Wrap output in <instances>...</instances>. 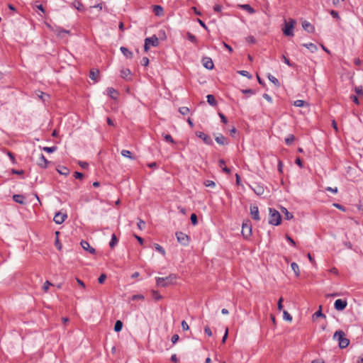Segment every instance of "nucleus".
<instances>
[{
	"mask_svg": "<svg viewBox=\"0 0 363 363\" xmlns=\"http://www.w3.org/2000/svg\"><path fill=\"white\" fill-rule=\"evenodd\" d=\"M286 239L292 246L296 245L295 241L289 235H286Z\"/></svg>",
	"mask_w": 363,
	"mask_h": 363,
	"instance_id": "obj_57",
	"label": "nucleus"
},
{
	"mask_svg": "<svg viewBox=\"0 0 363 363\" xmlns=\"http://www.w3.org/2000/svg\"><path fill=\"white\" fill-rule=\"evenodd\" d=\"M247 41L250 43H252V44H255L256 43V39L255 38V37L250 35V36H248L247 38H246Z\"/></svg>",
	"mask_w": 363,
	"mask_h": 363,
	"instance_id": "obj_60",
	"label": "nucleus"
},
{
	"mask_svg": "<svg viewBox=\"0 0 363 363\" xmlns=\"http://www.w3.org/2000/svg\"><path fill=\"white\" fill-rule=\"evenodd\" d=\"M267 78L268 79L272 82L276 86H280V83H279V81L275 77H274L273 75H272L271 74H267Z\"/></svg>",
	"mask_w": 363,
	"mask_h": 363,
	"instance_id": "obj_27",
	"label": "nucleus"
},
{
	"mask_svg": "<svg viewBox=\"0 0 363 363\" xmlns=\"http://www.w3.org/2000/svg\"><path fill=\"white\" fill-rule=\"evenodd\" d=\"M120 50L127 58L131 59L133 57V53L125 47H121Z\"/></svg>",
	"mask_w": 363,
	"mask_h": 363,
	"instance_id": "obj_18",
	"label": "nucleus"
},
{
	"mask_svg": "<svg viewBox=\"0 0 363 363\" xmlns=\"http://www.w3.org/2000/svg\"><path fill=\"white\" fill-rule=\"evenodd\" d=\"M60 174L67 175L69 173V169L65 167H62L61 169H58Z\"/></svg>",
	"mask_w": 363,
	"mask_h": 363,
	"instance_id": "obj_50",
	"label": "nucleus"
},
{
	"mask_svg": "<svg viewBox=\"0 0 363 363\" xmlns=\"http://www.w3.org/2000/svg\"><path fill=\"white\" fill-rule=\"evenodd\" d=\"M281 211L284 214L285 218L286 220H291L294 218L293 214L289 212L286 208H282Z\"/></svg>",
	"mask_w": 363,
	"mask_h": 363,
	"instance_id": "obj_34",
	"label": "nucleus"
},
{
	"mask_svg": "<svg viewBox=\"0 0 363 363\" xmlns=\"http://www.w3.org/2000/svg\"><path fill=\"white\" fill-rule=\"evenodd\" d=\"M302 46L308 48L311 52H315L318 50L317 46L312 43H303V44H302Z\"/></svg>",
	"mask_w": 363,
	"mask_h": 363,
	"instance_id": "obj_19",
	"label": "nucleus"
},
{
	"mask_svg": "<svg viewBox=\"0 0 363 363\" xmlns=\"http://www.w3.org/2000/svg\"><path fill=\"white\" fill-rule=\"evenodd\" d=\"M179 339V337L177 334L173 335L171 339V341L173 344H176Z\"/></svg>",
	"mask_w": 363,
	"mask_h": 363,
	"instance_id": "obj_56",
	"label": "nucleus"
},
{
	"mask_svg": "<svg viewBox=\"0 0 363 363\" xmlns=\"http://www.w3.org/2000/svg\"><path fill=\"white\" fill-rule=\"evenodd\" d=\"M51 283L48 281H46L44 284H43V289L45 291H48V290L49 289V287L50 286H51Z\"/></svg>",
	"mask_w": 363,
	"mask_h": 363,
	"instance_id": "obj_55",
	"label": "nucleus"
},
{
	"mask_svg": "<svg viewBox=\"0 0 363 363\" xmlns=\"http://www.w3.org/2000/svg\"><path fill=\"white\" fill-rule=\"evenodd\" d=\"M152 11L155 16H162L164 14V9L162 6L160 5H155L153 6Z\"/></svg>",
	"mask_w": 363,
	"mask_h": 363,
	"instance_id": "obj_15",
	"label": "nucleus"
},
{
	"mask_svg": "<svg viewBox=\"0 0 363 363\" xmlns=\"http://www.w3.org/2000/svg\"><path fill=\"white\" fill-rule=\"evenodd\" d=\"M118 240L116 235L114 233L112 234L111 239L109 242L110 247L111 248L115 247V246H116L118 245Z\"/></svg>",
	"mask_w": 363,
	"mask_h": 363,
	"instance_id": "obj_26",
	"label": "nucleus"
},
{
	"mask_svg": "<svg viewBox=\"0 0 363 363\" xmlns=\"http://www.w3.org/2000/svg\"><path fill=\"white\" fill-rule=\"evenodd\" d=\"M347 306V301L345 299H337L334 303V308L335 310L342 311Z\"/></svg>",
	"mask_w": 363,
	"mask_h": 363,
	"instance_id": "obj_8",
	"label": "nucleus"
},
{
	"mask_svg": "<svg viewBox=\"0 0 363 363\" xmlns=\"http://www.w3.org/2000/svg\"><path fill=\"white\" fill-rule=\"evenodd\" d=\"M250 211L251 218L256 221H259L260 217L259 215L258 207L257 206H251Z\"/></svg>",
	"mask_w": 363,
	"mask_h": 363,
	"instance_id": "obj_9",
	"label": "nucleus"
},
{
	"mask_svg": "<svg viewBox=\"0 0 363 363\" xmlns=\"http://www.w3.org/2000/svg\"><path fill=\"white\" fill-rule=\"evenodd\" d=\"M204 185L206 186H209V187L213 188L216 186V183L211 180H206L204 182Z\"/></svg>",
	"mask_w": 363,
	"mask_h": 363,
	"instance_id": "obj_48",
	"label": "nucleus"
},
{
	"mask_svg": "<svg viewBox=\"0 0 363 363\" xmlns=\"http://www.w3.org/2000/svg\"><path fill=\"white\" fill-rule=\"evenodd\" d=\"M241 91L245 94L253 95L255 94V91L252 89H242Z\"/></svg>",
	"mask_w": 363,
	"mask_h": 363,
	"instance_id": "obj_52",
	"label": "nucleus"
},
{
	"mask_svg": "<svg viewBox=\"0 0 363 363\" xmlns=\"http://www.w3.org/2000/svg\"><path fill=\"white\" fill-rule=\"evenodd\" d=\"M152 297L155 301H159L162 298V296L157 291H152Z\"/></svg>",
	"mask_w": 363,
	"mask_h": 363,
	"instance_id": "obj_42",
	"label": "nucleus"
},
{
	"mask_svg": "<svg viewBox=\"0 0 363 363\" xmlns=\"http://www.w3.org/2000/svg\"><path fill=\"white\" fill-rule=\"evenodd\" d=\"M224 164H225V161L223 159H220L218 160V165H219V167L222 169V170L224 172H225L227 174H230V169L228 167L224 166Z\"/></svg>",
	"mask_w": 363,
	"mask_h": 363,
	"instance_id": "obj_22",
	"label": "nucleus"
},
{
	"mask_svg": "<svg viewBox=\"0 0 363 363\" xmlns=\"http://www.w3.org/2000/svg\"><path fill=\"white\" fill-rule=\"evenodd\" d=\"M99 75V70H90L89 78L94 81H97Z\"/></svg>",
	"mask_w": 363,
	"mask_h": 363,
	"instance_id": "obj_25",
	"label": "nucleus"
},
{
	"mask_svg": "<svg viewBox=\"0 0 363 363\" xmlns=\"http://www.w3.org/2000/svg\"><path fill=\"white\" fill-rule=\"evenodd\" d=\"M123 328V323L121 320H116L114 325V330L117 333L120 332Z\"/></svg>",
	"mask_w": 363,
	"mask_h": 363,
	"instance_id": "obj_35",
	"label": "nucleus"
},
{
	"mask_svg": "<svg viewBox=\"0 0 363 363\" xmlns=\"http://www.w3.org/2000/svg\"><path fill=\"white\" fill-rule=\"evenodd\" d=\"M137 225L140 230H143L145 228V223L143 220L139 219Z\"/></svg>",
	"mask_w": 363,
	"mask_h": 363,
	"instance_id": "obj_49",
	"label": "nucleus"
},
{
	"mask_svg": "<svg viewBox=\"0 0 363 363\" xmlns=\"http://www.w3.org/2000/svg\"><path fill=\"white\" fill-rule=\"evenodd\" d=\"M13 200L20 204L24 203V196L21 194H14L13 196Z\"/></svg>",
	"mask_w": 363,
	"mask_h": 363,
	"instance_id": "obj_21",
	"label": "nucleus"
},
{
	"mask_svg": "<svg viewBox=\"0 0 363 363\" xmlns=\"http://www.w3.org/2000/svg\"><path fill=\"white\" fill-rule=\"evenodd\" d=\"M242 234L244 238H248L252 235V227L247 223L242 224Z\"/></svg>",
	"mask_w": 363,
	"mask_h": 363,
	"instance_id": "obj_11",
	"label": "nucleus"
},
{
	"mask_svg": "<svg viewBox=\"0 0 363 363\" xmlns=\"http://www.w3.org/2000/svg\"><path fill=\"white\" fill-rule=\"evenodd\" d=\"M179 112L182 114V115H187L189 113V108L186 106H182V107H180L179 108Z\"/></svg>",
	"mask_w": 363,
	"mask_h": 363,
	"instance_id": "obj_40",
	"label": "nucleus"
},
{
	"mask_svg": "<svg viewBox=\"0 0 363 363\" xmlns=\"http://www.w3.org/2000/svg\"><path fill=\"white\" fill-rule=\"evenodd\" d=\"M283 316H284V319H285L286 320L291 321V320H292V316L291 315V314H289L286 311H284Z\"/></svg>",
	"mask_w": 363,
	"mask_h": 363,
	"instance_id": "obj_46",
	"label": "nucleus"
},
{
	"mask_svg": "<svg viewBox=\"0 0 363 363\" xmlns=\"http://www.w3.org/2000/svg\"><path fill=\"white\" fill-rule=\"evenodd\" d=\"M305 104V101L298 99L294 101V105L297 107H303L304 106Z\"/></svg>",
	"mask_w": 363,
	"mask_h": 363,
	"instance_id": "obj_43",
	"label": "nucleus"
},
{
	"mask_svg": "<svg viewBox=\"0 0 363 363\" xmlns=\"http://www.w3.org/2000/svg\"><path fill=\"white\" fill-rule=\"evenodd\" d=\"M294 140H295L294 135H292V134H290V135H288L287 138H285V143L287 145H291L293 144Z\"/></svg>",
	"mask_w": 363,
	"mask_h": 363,
	"instance_id": "obj_36",
	"label": "nucleus"
},
{
	"mask_svg": "<svg viewBox=\"0 0 363 363\" xmlns=\"http://www.w3.org/2000/svg\"><path fill=\"white\" fill-rule=\"evenodd\" d=\"M196 135L201 138L203 143L208 145H212L213 144L212 138L203 132L197 131L196 132Z\"/></svg>",
	"mask_w": 363,
	"mask_h": 363,
	"instance_id": "obj_7",
	"label": "nucleus"
},
{
	"mask_svg": "<svg viewBox=\"0 0 363 363\" xmlns=\"http://www.w3.org/2000/svg\"><path fill=\"white\" fill-rule=\"evenodd\" d=\"M176 279V274H171L166 277H156V284L157 286L166 287L170 284H174Z\"/></svg>",
	"mask_w": 363,
	"mask_h": 363,
	"instance_id": "obj_1",
	"label": "nucleus"
},
{
	"mask_svg": "<svg viewBox=\"0 0 363 363\" xmlns=\"http://www.w3.org/2000/svg\"><path fill=\"white\" fill-rule=\"evenodd\" d=\"M38 2H35L34 6L39 9L42 13H45V11L43 5L37 4Z\"/></svg>",
	"mask_w": 363,
	"mask_h": 363,
	"instance_id": "obj_58",
	"label": "nucleus"
},
{
	"mask_svg": "<svg viewBox=\"0 0 363 363\" xmlns=\"http://www.w3.org/2000/svg\"><path fill=\"white\" fill-rule=\"evenodd\" d=\"M177 241L184 246H187L189 243V237L183 232L176 233Z\"/></svg>",
	"mask_w": 363,
	"mask_h": 363,
	"instance_id": "obj_6",
	"label": "nucleus"
},
{
	"mask_svg": "<svg viewBox=\"0 0 363 363\" xmlns=\"http://www.w3.org/2000/svg\"><path fill=\"white\" fill-rule=\"evenodd\" d=\"M215 140L218 144L221 145H225L228 143L227 138L222 134H219L218 136H216Z\"/></svg>",
	"mask_w": 363,
	"mask_h": 363,
	"instance_id": "obj_17",
	"label": "nucleus"
},
{
	"mask_svg": "<svg viewBox=\"0 0 363 363\" xmlns=\"http://www.w3.org/2000/svg\"><path fill=\"white\" fill-rule=\"evenodd\" d=\"M240 7L247 11L249 13H254L255 12V9L249 4H242Z\"/></svg>",
	"mask_w": 363,
	"mask_h": 363,
	"instance_id": "obj_32",
	"label": "nucleus"
},
{
	"mask_svg": "<svg viewBox=\"0 0 363 363\" xmlns=\"http://www.w3.org/2000/svg\"><path fill=\"white\" fill-rule=\"evenodd\" d=\"M181 325L184 330H188L189 329V327L185 320H182Z\"/></svg>",
	"mask_w": 363,
	"mask_h": 363,
	"instance_id": "obj_63",
	"label": "nucleus"
},
{
	"mask_svg": "<svg viewBox=\"0 0 363 363\" xmlns=\"http://www.w3.org/2000/svg\"><path fill=\"white\" fill-rule=\"evenodd\" d=\"M155 248L158 252L161 253L162 255H165V250L160 245L155 244Z\"/></svg>",
	"mask_w": 363,
	"mask_h": 363,
	"instance_id": "obj_41",
	"label": "nucleus"
},
{
	"mask_svg": "<svg viewBox=\"0 0 363 363\" xmlns=\"http://www.w3.org/2000/svg\"><path fill=\"white\" fill-rule=\"evenodd\" d=\"M107 94L111 99H115L117 97L118 91L112 87H108L107 89Z\"/></svg>",
	"mask_w": 363,
	"mask_h": 363,
	"instance_id": "obj_20",
	"label": "nucleus"
},
{
	"mask_svg": "<svg viewBox=\"0 0 363 363\" xmlns=\"http://www.w3.org/2000/svg\"><path fill=\"white\" fill-rule=\"evenodd\" d=\"M207 98V102L212 106H216L217 105V101L212 94H208L206 96Z\"/></svg>",
	"mask_w": 363,
	"mask_h": 363,
	"instance_id": "obj_24",
	"label": "nucleus"
},
{
	"mask_svg": "<svg viewBox=\"0 0 363 363\" xmlns=\"http://www.w3.org/2000/svg\"><path fill=\"white\" fill-rule=\"evenodd\" d=\"M282 59L284 60V62L286 63L288 66H289V67H294V64L291 63L290 62V60L285 55L282 56Z\"/></svg>",
	"mask_w": 363,
	"mask_h": 363,
	"instance_id": "obj_51",
	"label": "nucleus"
},
{
	"mask_svg": "<svg viewBox=\"0 0 363 363\" xmlns=\"http://www.w3.org/2000/svg\"><path fill=\"white\" fill-rule=\"evenodd\" d=\"M269 223L273 225H279L281 223V216L278 211L274 208H269Z\"/></svg>",
	"mask_w": 363,
	"mask_h": 363,
	"instance_id": "obj_3",
	"label": "nucleus"
},
{
	"mask_svg": "<svg viewBox=\"0 0 363 363\" xmlns=\"http://www.w3.org/2000/svg\"><path fill=\"white\" fill-rule=\"evenodd\" d=\"M159 45L158 38L153 35L152 37L147 38L145 39L144 50L147 52L150 46L157 47Z\"/></svg>",
	"mask_w": 363,
	"mask_h": 363,
	"instance_id": "obj_5",
	"label": "nucleus"
},
{
	"mask_svg": "<svg viewBox=\"0 0 363 363\" xmlns=\"http://www.w3.org/2000/svg\"><path fill=\"white\" fill-rule=\"evenodd\" d=\"M319 317H323V318H325V314H323L322 313V307L321 306H319V310L317 311L312 316L313 318V320H314L315 319L319 318Z\"/></svg>",
	"mask_w": 363,
	"mask_h": 363,
	"instance_id": "obj_28",
	"label": "nucleus"
},
{
	"mask_svg": "<svg viewBox=\"0 0 363 363\" xmlns=\"http://www.w3.org/2000/svg\"><path fill=\"white\" fill-rule=\"evenodd\" d=\"M330 15L335 18H337V19H340V16H339V13L337 11H335V10H331L330 11Z\"/></svg>",
	"mask_w": 363,
	"mask_h": 363,
	"instance_id": "obj_54",
	"label": "nucleus"
},
{
	"mask_svg": "<svg viewBox=\"0 0 363 363\" xmlns=\"http://www.w3.org/2000/svg\"><path fill=\"white\" fill-rule=\"evenodd\" d=\"M325 190H326L327 191H330V192H333V193H334V194H336V193H337V191H338V189H337V187H334V188H333V187L328 186V187H327V188L325 189Z\"/></svg>",
	"mask_w": 363,
	"mask_h": 363,
	"instance_id": "obj_59",
	"label": "nucleus"
},
{
	"mask_svg": "<svg viewBox=\"0 0 363 363\" xmlns=\"http://www.w3.org/2000/svg\"><path fill=\"white\" fill-rule=\"evenodd\" d=\"M106 279V275L105 274H102L98 278V281L99 284H103Z\"/></svg>",
	"mask_w": 363,
	"mask_h": 363,
	"instance_id": "obj_53",
	"label": "nucleus"
},
{
	"mask_svg": "<svg viewBox=\"0 0 363 363\" xmlns=\"http://www.w3.org/2000/svg\"><path fill=\"white\" fill-rule=\"evenodd\" d=\"M162 136L164 139V140L167 143H174V139L172 138V137L169 135V134H164V133H162Z\"/></svg>",
	"mask_w": 363,
	"mask_h": 363,
	"instance_id": "obj_38",
	"label": "nucleus"
},
{
	"mask_svg": "<svg viewBox=\"0 0 363 363\" xmlns=\"http://www.w3.org/2000/svg\"><path fill=\"white\" fill-rule=\"evenodd\" d=\"M72 5L73 7H74L76 9H77L79 11H84V5L82 3L79 1H74L72 3Z\"/></svg>",
	"mask_w": 363,
	"mask_h": 363,
	"instance_id": "obj_23",
	"label": "nucleus"
},
{
	"mask_svg": "<svg viewBox=\"0 0 363 363\" xmlns=\"http://www.w3.org/2000/svg\"><path fill=\"white\" fill-rule=\"evenodd\" d=\"M238 72L240 75L246 77L248 79H251L252 77V75L246 70H240V71H238Z\"/></svg>",
	"mask_w": 363,
	"mask_h": 363,
	"instance_id": "obj_44",
	"label": "nucleus"
},
{
	"mask_svg": "<svg viewBox=\"0 0 363 363\" xmlns=\"http://www.w3.org/2000/svg\"><path fill=\"white\" fill-rule=\"evenodd\" d=\"M333 338L338 341L339 347L342 349L346 348L349 345L350 341L345 337V334L342 330H337L334 333Z\"/></svg>",
	"mask_w": 363,
	"mask_h": 363,
	"instance_id": "obj_2",
	"label": "nucleus"
},
{
	"mask_svg": "<svg viewBox=\"0 0 363 363\" xmlns=\"http://www.w3.org/2000/svg\"><path fill=\"white\" fill-rule=\"evenodd\" d=\"M296 23L295 20L291 18L289 22L285 21L284 28L282 29L283 33L286 36H294V28Z\"/></svg>",
	"mask_w": 363,
	"mask_h": 363,
	"instance_id": "obj_4",
	"label": "nucleus"
},
{
	"mask_svg": "<svg viewBox=\"0 0 363 363\" xmlns=\"http://www.w3.org/2000/svg\"><path fill=\"white\" fill-rule=\"evenodd\" d=\"M57 146L44 147L43 150L48 153H52L57 150Z\"/></svg>",
	"mask_w": 363,
	"mask_h": 363,
	"instance_id": "obj_39",
	"label": "nucleus"
},
{
	"mask_svg": "<svg viewBox=\"0 0 363 363\" xmlns=\"http://www.w3.org/2000/svg\"><path fill=\"white\" fill-rule=\"evenodd\" d=\"M291 269L294 271V272L295 273L296 276V277H298L299 274H300V271H299V267L298 265L296 263V262H292L291 264Z\"/></svg>",
	"mask_w": 363,
	"mask_h": 363,
	"instance_id": "obj_31",
	"label": "nucleus"
},
{
	"mask_svg": "<svg viewBox=\"0 0 363 363\" xmlns=\"http://www.w3.org/2000/svg\"><path fill=\"white\" fill-rule=\"evenodd\" d=\"M190 219H191V223L194 225H196L198 223L197 216H196V215L195 213H192L191 215Z\"/></svg>",
	"mask_w": 363,
	"mask_h": 363,
	"instance_id": "obj_47",
	"label": "nucleus"
},
{
	"mask_svg": "<svg viewBox=\"0 0 363 363\" xmlns=\"http://www.w3.org/2000/svg\"><path fill=\"white\" fill-rule=\"evenodd\" d=\"M48 161L45 158L44 155L43 154H40V157H39V162L38 163V166H40L42 168L45 169L48 167Z\"/></svg>",
	"mask_w": 363,
	"mask_h": 363,
	"instance_id": "obj_16",
	"label": "nucleus"
},
{
	"mask_svg": "<svg viewBox=\"0 0 363 363\" xmlns=\"http://www.w3.org/2000/svg\"><path fill=\"white\" fill-rule=\"evenodd\" d=\"M80 245L84 250L88 251L91 255H94L96 253L95 249L94 247H91L89 243L87 241L82 240L80 242Z\"/></svg>",
	"mask_w": 363,
	"mask_h": 363,
	"instance_id": "obj_12",
	"label": "nucleus"
},
{
	"mask_svg": "<svg viewBox=\"0 0 363 363\" xmlns=\"http://www.w3.org/2000/svg\"><path fill=\"white\" fill-rule=\"evenodd\" d=\"M202 63L205 68L208 69H212L214 67L213 62L211 60V58L205 57L202 59Z\"/></svg>",
	"mask_w": 363,
	"mask_h": 363,
	"instance_id": "obj_13",
	"label": "nucleus"
},
{
	"mask_svg": "<svg viewBox=\"0 0 363 363\" xmlns=\"http://www.w3.org/2000/svg\"><path fill=\"white\" fill-rule=\"evenodd\" d=\"M141 63L145 67L147 66L149 64V59L147 57H143Z\"/></svg>",
	"mask_w": 363,
	"mask_h": 363,
	"instance_id": "obj_61",
	"label": "nucleus"
},
{
	"mask_svg": "<svg viewBox=\"0 0 363 363\" xmlns=\"http://www.w3.org/2000/svg\"><path fill=\"white\" fill-rule=\"evenodd\" d=\"M67 215L66 213L57 212L55 213L53 220L57 224H61L65 221V220L67 218Z\"/></svg>",
	"mask_w": 363,
	"mask_h": 363,
	"instance_id": "obj_10",
	"label": "nucleus"
},
{
	"mask_svg": "<svg viewBox=\"0 0 363 363\" xmlns=\"http://www.w3.org/2000/svg\"><path fill=\"white\" fill-rule=\"evenodd\" d=\"M252 189L253 190V191L258 196H261L264 194V188L261 186H259L257 185L256 187L255 188H252Z\"/></svg>",
	"mask_w": 363,
	"mask_h": 363,
	"instance_id": "obj_29",
	"label": "nucleus"
},
{
	"mask_svg": "<svg viewBox=\"0 0 363 363\" xmlns=\"http://www.w3.org/2000/svg\"><path fill=\"white\" fill-rule=\"evenodd\" d=\"M131 72L129 69H123L121 72V76L125 79H128V77L130 76Z\"/></svg>",
	"mask_w": 363,
	"mask_h": 363,
	"instance_id": "obj_30",
	"label": "nucleus"
},
{
	"mask_svg": "<svg viewBox=\"0 0 363 363\" xmlns=\"http://www.w3.org/2000/svg\"><path fill=\"white\" fill-rule=\"evenodd\" d=\"M204 333L209 337L212 335V332L208 326L204 328Z\"/></svg>",
	"mask_w": 363,
	"mask_h": 363,
	"instance_id": "obj_64",
	"label": "nucleus"
},
{
	"mask_svg": "<svg viewBox=\"0 0 363 363\" xmlns=\"http://www.w3.org/2000/svg\"><path fill=\"white\" fill-rule=\"evenodd\" d=\"M303 28L309 33H313L315 31L314 26L308 21H303L302 23Z\"/></svg>",
	"mask_w": 363,
	"mask_h": 363,
	"instance_id": "obj_14",
	"label": "nucleus"
},
{
	"mask_svg": "<svg viewBox=\"0 0 363 363\" xmlns=\"http://www.w3.org/2000/svg\"><path fill=\"white\" fill-rule=\"evenodd\" d=\"M186 35H187V39L190 42H191V43H193L194 44L197 43V38H196V37L194 35H193L192 33L188 32Z\"/></svg>",
	"mask_w": 363,
	"mask_h": 363,
	"instance_id": "obj_37",
	"label": "nucleus"
},
{
	"mask_svg": "<svg viewBox=\"0 0 363 363\" xmlns=\"http://www.w3.org/2000/svg\"><path fill=\"white\" fill-rule=\"evenodd\" d=\"M218 116H219V117L220 118V120H221V121H222L223 123H228V119H227V118L224 116V114H223L222 113H218Z\"/></svg>",
	"mask_w": 363,
	"mask_h": 363,
	"instance_id": "obj_62",
	"label": "nucleus"
},
{
	"mask_svg": "<svg viewBox=\"0 0 363 363\" xmlns=\"http://www.w3.org/2000/svg\"><path fill=\"white\" fill-rule=\"evenodd\" d=\"M144 298L145 297L142 294H135L131 297L132 301L143 300Z\"/></svg>",
	"mask_w": 363,
	"mask_h": 363,
	"instance_id": "obj_45",
	"label": "nucleus"
},
{
	"mask_svg": "<svg viewBox=\"0 0 363 363\" xmlns=\"http://www.w3.org/2000/svg\"><path fill=\"white\" fill-rule=\"evenodd\" d=\"M121 155H122V156L130 158L131 160L135 159V157L133 156L132 153L128 150H123L121 151Z\"/></svg>",
	"mask_w": 363,
	"mask_h": 363,
	"instance_id": "obj_33",
	"label": "nucleus"
}]
</instances>
